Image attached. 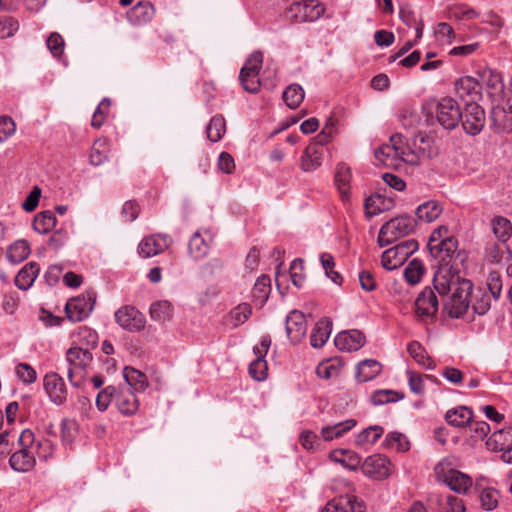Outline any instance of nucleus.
<instances>
[{"instance_id": "obj_44", "label": "nucleus", "mask_w": 512, "mask_h": 512, "mask_svg": "<svg viewBox=\"0 0 512 512\" xmlns=\"http://www.w3.org/2000/svg\"><path fill=\"white\" fill-rule=\"evenodd\" d=\"M56 225V217L52 211H42L33 220V228L40 234L49 233Z\"/></svg>"}, {"instance_id": "obj_58", "label": "nucleus", "mask_w": 512, "mask_h": 512, "mask_svg": "<svg viewBox=\"0 0 512 512\" xmlns=\"http://www.w3.org/2000/svg\"><path fill=\"white\" fill-rule=\"evenodd\" d=\"M116 394V388L114 386H107L102 389L96 396V407L100 412H104L108 409L112 399Z\"/></svg>"}, {"instance_id": "obj_35", "label": "nucleus", "mask_w": 512, "mask_h": 512, "mask_svg": "<svg viewBox=\"0 0 512 512\" xmlns=\"http://www.w3.org/2000/svg\"><path fill=\"white\" fill-rule=\"evenodd\" d=\"M481 78L490 96H500L502 94L504 84L500 73L491 69L484 70Z\"/></svg>"}, {"instance_id": "obj_53", "label": "nucleus", "mask_w": 512, "mask_h": 512, "mask_svg": "<svg viewBox=\"0 0 512 512\" xmlns=\"http://www.w3.org/2000/svg\"><path fill=\"white\" fill-rule=\"evenodd\" d=\"M263 63V54L260 51H254L246 60L244 66L240 70L242 77L247 74H256L259 76Z\"/></svg>"}, {"instance_id": "obj_7", "label": "nucleus", "mask_w": 512, "mask_h": 512, "mask_svg": "<svg viewBox=\"0 0 512 512\" xmlns=\"http://www.w3.org/2000/svg\"><path fill=\"white\" fill-rule=\"evenodd\" d=\"M461 265L439 264L434 274L433 285L439 295L445 296L451 293L462 281H469L459 274Z\"/></svg>"}, {"instance_id": "obj_4", "label": "nucleus", "mask_w": 512, "mask_h": 512, "mask_svg": "<svg viewBox=\"0 0 512 512\" xmlns=\"http://www.w3.org/2000/svg\"><path fill=\"white\" fill-rule=\"evenodd\" d=\"M92 360L91 352L81 347L73 346L67 350L66 361L69 364L67 376L72 386L79 387L83 384Z\"/></svg>"}, {"instance_id": "obj_13", "label": "nucleus", "mask_w": 512, "mask_h": 512, "mask_svg": "<svg viewBox=\"0 0 512 512\" xmlns=\"http://www.w3.org/2000/svg\"><path fill=\"white\" fill-rule=\"evenodd\" d=\"M115 321L123 329L137 332L145 327L144 315L133 306H123L115 312Z\"/></svg>"}, {"instance_id": "obj_32", "label": "nucleus", "mask_w": 512, "mask_h": 512, "mask_svg": "<svg viewBox=\"0 0 512 512\" xmlns=\"http://www.w3.org/2000/svg\"><path fill=\"white\" fill-rule=\"evenodd\" d=\"M330 459L349 470H356L361 463L360 456L350 450H334L330 453Z\"/></svg>"}, {"instance_id": "obj_21", "label": "nucleus", "mask_w": 512, "mask_h": 512, "mask_svg": "<svg viewBox=\"0 0 512 512\" xmlns=\"http://www.w3.org/2000/svg\"><path fill=\"white\" fill-rule=\"evenodd\" d=\"M286 333L293 344L302 341L307 333V321L305 315L298 311H291L286 317Z\"/></svg>"}, {"instance_id": "obj_14", "label": "nucleus", "mask_w": 512, "mask_h": 512, "mask_svg": "<svg viewBox=\"0 0 512 512\" xmlns=\"http://www.w3.org/2000/svg\"><path fill=\"white\" fill-rule=\"evenodd\" d=\"M462 126L469 135L479 134L485 125V113L483 108L477 103H468L462 114Z\"/></svg>"}, {"instance_id": "obj_15", "label": "nucleus", "mask_w": 512, "mask_h": 512, "mask_svg": "<svg viewBox=\"0 0 512 512\" xmlns=\"http://www.w3.org/2000/svg\"><path fill=\"white\" fill-rule=\"evenodd\" d=\"M44 389L56 405H62L67 400L68 391L64 379L56 372H49L43 379Z\"/></svg>"}, {"instance_id": "obj_18", "label": "nucleus", "mask_w": 512, "mask_h": 512, "mask_svg": "<svg viewBox=\"0 0 512 512\" xmlns=\"http://www.w3.org/2000/svg\"><path fill=\"white\" fill-rule=\"evenodd\" d=\"M390 461L381 454H375L367 457L361 467L362 472L367 477L382 480L390 475Z\"/></svg>"}, {"instance_id": "obj_23", "label": "nucleus", "mask_w": 512, "mask_h": 512, "mask_svg": "<svg viewBox=\"0 0 512 512\" xmlns=\"http://www.w3.org/2000/svg\"><path fill=\"white\" fill-rule=\"evenodd\" d=\"M335 346L343 351H357L365 343L364 334L356 329L342 331L334 339Z\"/></svg>"}, {"instance_id": "obj_26", "label": "nucleus", "mask_w": 512, "mask_h": 512, "mask_svg": "<svg viewBox=\"0 0 512 512\" xmlns=\"http://www.w3.org/2000/svg\"><path fill=\"white\" fill-rule=\"evenodd\" d=\"M324 148L318 144H310L301 157V168L306 171H314L322 164Z\"/></svg>"}, {"instance_id": "obj_54", "label": "nucleus", "mask_w": 512, "mask_h": 512, "mask_svg": "<svg viewBox=\"0 0 512 512\" xmlns=\"http://www.w3.org/2000/svg\"><path fill=\"white\" fill-rule=\"evenodd\" d=\"M290 278L297 288H302L305 283L304 261L301 258H296L292 261L289 269Z\"/></svg>"}, {"instance_id": "obj_33", "label": "nucleus", "mask_w": 512, "mask_h": 512, "mask_svg": "<svg viewBox=\"0 0 512 512\" xmlns=\"http://www.w3.org/2000/svg\"><path fill=\"white\" fill-rule=\"evenodd\" d=\"M473 418L472 411L466 406H459L447 411L445 415L446 421L455 427H463L468 425Z\"/></svg>"}, {"instance_id": "obj_2", "label": "nucleus", "mask_w": 512, "mask_h": 512, "mask_svg": "<svg viewBox=\"0 0 512 512\" xmlns=\"http://www.w3.org/2000/svg\"><path fill=\"white\" fill-rule=\"evenodd\" d=\"M20 449L14 452L9 459L11 468L17 472H28L35 466V454L41 447L50 448L48 440L35 444L34 433L30 429H24L19 436Z\"/></svg>"}, {"instance_id": "obj_3", "label": "nucleus", "mask_w": 512, "mask_h": 512, "mask_svg": "<svg viewBox=\"0 0 512 512\" xmlns=\"http://www.w3.org/2000/svg\"><path fill=\"white\" fill-rule=\"evenodd\" d=\"M458 461L453 456L440 460L434 467V474L437 481L447 485L456 493H466L472 486V479L457 469Z\"/></svg>"}, {"instance_id": "obj_20", "label": "nucleus", "mask_w": 512, "mask_h": 512, "mask_svg": "<svg viewBox=\"0 0 512 512\" xmlns=\"http://www.w3.org/2000/svg\"><path fill=\"white\" fill-rule=\"evenodd\" d=\"M214 240V233L205 229L195 232L189 240L188 251L192 258L199 260L204 258Z\"/></svg>"}, {"instance_id": "obj_42", "label": "nucleus", "mask_w": 512, "mask_h": 512, "mask_svg": "<svg viewBox=\"0 0 512 512\" xmlns=\"http://www.w3.org/2000/svg\"><path fill=\"white\" fill-rule=\"evenodd\" d=\"M150 316L154 321L164 323L172 318L173 308L169 301H156L150 306Z\"/></svg>"}, {"instance_id": "obj_40", "label": "nucleus", "mask_w": 512, "mask_h": 512, "mask_svg": "<svg viewBox=\"0 0 512 512\" xmlns=\"http://www.w3.org/2000/svg\"><path fill=\"white\" fill-rule=\"evenodd\" d=\"M30 246L26 240H18L11 244L7 250V259L17 264L24 261L30 255Z\"/></svg>"}, {"instance_id": "obj_27", "label": "nucleus", "mask_w": 512, "mask_h": 512, "mask_svg": "<svg viewBox=\"0 0 512 512\" xmlns=\"http://www.w3.org/2000/svg\"><path fill=\"white\" fill-rule=\"evenodd\" d=\"M381 370L380 362L374 359H365L358 363L355 377L358 382H368L376 378Z\"/></svg>"}, {"instance_id": "obj_46", "label": "nucleus", "mask_w": 512, "mask_h": 512, "mask_svg": "<svg viewBox=\"0 0 512 512\" xmlns=\"http://www.w3.org/2000/svg\"><path fill=\"white\" fill-rule=\"evenodd\" d=\"M438 512H464L463 500L454 495H442L437 497Z\"/></svg>"}, {"instance_id": "obj_47", "label": "nucleus", "mask_w": 512, "mask_h": 512, "mask_svg": "<svg viewBox=\"0 0 512 512\" xmlns=\"http://www.w3.org/2000/svg\"><path fill=\"white\" fill-rule=\"evenodd\" d=\"M492 230L496 238L506 242L512 235V225L510 221L503 216H496L491 222Z\"/></svg>"}, {"instance_id": "obj_31", "label": "nucleus", "mask_w": 512, "mask_h": 512, "mask_svg": "<svg viewBox=\"0 0 512 512\" xmlns=\"http://www.w3.org/2000/svg\"><path fill=\"white\" fill-rule=\"evenodd\" d=\"M74 337L77 344L76 346L81 347L87 351L96 348L99 341L97 332L86 326L79 327Z\"/></svg>"}, {"instance_id": "obj_45", "label": "nucleus", "mask_w": 512, "mask_h": 512, "mask_svg": "<svg viewBox=\"0 0 512 512\" xmlns=\"http://www.w3.org/2000/svg\"><path fill=\"white\" fill-rule=\"evenodd\" d=\"M470 303L473 311L478 315H485L491 307V295L482 289H477L472 295Z\"/></svg>"}, {"instance_id": "obj_64", "label": "nucleus", "mask_w": 512, "mask_h": 512, "mask_svg": "<svg viewBox=\"0 0 512 512\" xmlns=\"http://www.w3.org/2000/svg\"><path fill=\"white\" fill-rule=\"evenodd\" d=\"M46 44L47 48L50 50L53 56L59 57L62 55L65 43L60 34L56 32L51 33L46 41Z\"/></svg>"}, {"instance_id": "obj_34", "label": "nucleus", "mask_w": 512, "mask_h": 512, "mask_svg": "<svg viewBox=\"0 0 512 512\" xmlns=\"http://www.w3.org/2000/svg\"><path fill=\"white\" fill-rule=\"evenodd\" d=\"M356 425V421L348 419L334 425L325 426L321 429V436L325 441H332L333 439L342 437L345 433L350 431Z\"/></svg>"}, {"instance_id": "obj_16", "label": "nucleus", "mask_w": 512, "mask_h": 512, "mask_svg": "<svg viewBox=\"0 0 512 512\" xmlns=\"http://www.w3.org/2000/svg\"><path fill=\"white\" fill-rule=\"evenodd\" d=\"M172 239L169 235L157 234L144 237L138 245V253L143 258L156 256L170 247Z\"/></svg>"}, {"instance_id": "obj_52", "label": "nucleus", "mask_w": 512, "mask_h": 512, "mask_svg": "<svg viewBox=\"0 0 512 512\" xmlns=\"http://www.w3.org/2000/svg\"><path fill=\"white\" fill-rule=\"evenodd\" d=\"M108 145L106 140L98 139L94 142L91 153H90V163L94 166H99L103 164L108 157Z\"/></svg>"}, {"instance_id": "obj_61", "label": "nucleus", "mask_w": 512, "mask_h": 512, "mask_svg": "<svg viewBox=\"0 0 512 512\" xmlns=\"http://www.w3.org/2000/svg\"><path fill=\"white\" fill-rule=\"evenodd\" d=\"M16 375L24 384H32L37 379V373L35 369L27 364L20 363L16 366Z\"/></svg>"}, {"instance_id": "obj_59", "label": "nucleus", "mask_w": 512, "mask_h": 512, "mask_svg": "<svg viewBox=\"0 0 512 512\" xmlns=\"http://www.w3.org/2000/svg\"><path fill=\"white\" fill-rule=\"evenodd\" d=\"M385 445L389 448L396 449L397 451H407L409 449V442L406 437L401 433H390L386 436Z\"/></svg>"}, {"instance_id": "obj_11", "label": "nucleus", "mask_w": 512, "mask_h": 512, "mask_svg": "<svg viewBox=\"0 0 512 512\" xmlns=\"http://www.w3.org/2000/svg\"><path fill=\"white\" fill-rule=\"evenodd\" d=\"M436 118L445 129L456 128L462 120V112L457 101L451 97H444L437 103Z\"/></svg>"}, {"instance_id": "obj_51", "label": "nucleus", "mask_w": 512, "mask_h": 512, "mask_svg": "<svg viewBox=\"0 0 512 512\" xmlns=\"http://www.w3.org/2000/svg\"><path fill=\"white\" fill-rule=\"evenodd\" d=\"M320 262L326 276L331 279L333 283L340 285L342 283V276L334 270V257L330 253L324 252L320 255Z\"/></svg>"}, {"instance_id": "obj_38", "label": "nucleus", "mask_w": 512, "mask_h": 512, "mask_svg": "<svg viewBox=\"0 0 512 512\" xmlns=\"http://www.w3.org/2000/svg\"><path fill=\"white\" fill-rule=\"evenodd\" d=\"M271 292V280L267 275H262L257 278L252 291L254 302L262 306L269 298Z\"/></svg>"}, {"instance_id": "obj_9", "label": "nucleus", "mask_w": 512, "mask_h": 512, "mask_svg": "<svg viewBox=\"0 0 512 512\" xmlns=\"http://www.w3.org/2000/svg\"><path fill=\"white\" fill-rule=\"evenodd\" d=\"M96 292L87 290L85 293L71 298L65 306L67 318L72 322H80L89 317L96 303Z\"/></svg>"}, {"instance_id": "obj_29", "label": "nucleus", "mask_w": 512, "mask_h": 512, "mask_svg": "<svg viewBox=\"0 0 512 512\" xmlns=\"http://www.w3.org/2000/svg\"><path fill=\"white\" fill-rule=\"evenodd\" d=\"M116 406L118 411L125 415H134L139 409V400L134 392L130 389L122 391L117 395Z\"/></svg>"}, {"instance_id": "obj_48", "label": "nucleus", "mask_w": 512, "mask_h": 512, "mask_svg": "<svg viewBox=\"0 0 512 512\" xmlns=\"http://www.w3.org/2000/svg\"><path fill=\"white\" fill-rule=\"evenodd\" d=\"M226 131L225 119L221 115L212 117L207 125V137L212 142H218L222 139Z\"/></svg>"}, {"instance_id": "obj_8", "label": "nucleus", "mask_w": 512, "mask_h": 512, "mask_svg": "<svg viewBox=\"0 0 512 512\" xmlns=\"http://www.w3.org/2000/svg\"><path fill=\"white\" fill-rule=\"evenodd\" d=\"M418 248L419 244L414 239L402 241L382 253L381 264L386 270L397 269L403 265L409 256L416 252Z\"/></svg>"}, {"instance_id": "obj_49", "label": "nucleus", "mask_w": 512, "mask_h": 512, "mask_svg": "<svg viewBox=\"0 0 512 512\" xmlns=\"http://www.w3.org/2000/svg\"><path fill=\"white\" fill-rule=\"evenodd\" d=\"M424 266L418 259H413L404 269V277L410 285L418 284L424 274Z\"/></svg>"}, {"instance_id": "obj_12", "label": "nucleus", "mask_w": 512, "mask_h": 512, "mask_svg": "<svg viewBox=\"0 0 512 512\" xmlns=\"http://www.w3.org/2000/svg\"><path fill=\"white\" fill-rule=\"evenodd\" d=\"M324 6L317 0L294 2L289 9L291 18L296 22L315 21L324 13Z\"/></svg>"}, {"instance_id": "obj_55", "label": "nucleus", "mask_w": 512, "mask_h": 512, "mask_svg": "<svg viewBox=\"0 0 512 512\" xmlns=\"http://www.w3.org/2000/svg\"><path fill=\"white\" fill-rule=\"evenodd\" d=\"M404 396L394 390H378L375 391L371 396V401L374 405H384L392 402H396L402 399Z\"/></svg>"}, {"instance_id": "obj_30", "label": "nucleus", "mask_w": 512, "mask_h": 512, "mask_svg": "<svg viewBox=\"0 0 512 512\" xmlns=\"http://www.w3.org/2000/svg\"><path fill=\"white\" fill-rule=\"evenodd\" d=\"M40 272V267L36 262L27 263L16 275L15 285L22 290L30 288Z\"/></svg>"}, {"instance_id": "obj_39", "label": "nucleus", "mask_w": 512, "mask_h": 512, "mask_svg": "<svg viewBox=\"0 0 512 512\" xmlns=\"http://www.w3.org/2000/svg\"><path fill=\"white\" fill-rule=\"evenodd\" d=\"M442 211L443 208L437 201L429 200L417 207L416 215L420 220L433 222L441 215Z\"/></svg>"}, {"instance_id": "obj_17", "label": "nucleus", "mask_w": 512, "mask_h": 512, "mask_svg": "<svg viewBox=\"0 0 512 512\" xmlns=\"http://www.w3.org/2000/svg\"><path fill=\"white\" fill-rule=\"evenodd\" d=\"M416 316L421 321L432 320L438 311V300L433 290L424 289L415 301Z\"/></svg>"}, {"instance_id": "obj_5", "label": "nucleus", "mask_w": 512, "mask_h": 512, "mask_svg": "<svg viewBox=\"0 0 512 512\" xmlns=\"http://www.w3.org/2000/svg\"><path fill=\"white\" fill-rule=\"evenodd\" d=\"M416 228V220L410 215L395 217L382 225L378 234L381 247L388 246L397 239L412 233Z\"/></svg>"}, {"instance_id": "obj_10", "label": "nucleus", "mask_w": 512, "mask_h": 512, "mask_svg": "<svg viewBox=\"0 0 512 512\" xmlns=\"http://www.w3.org/2000/svg\"><path fill=\"white\" fill-rule=\"evenodd\" d=\"M430 254L439 264L463 265L466 260V254L458 249V241L454 237H445L443 242H438L437 246L431 247Z\"/></svg>"}, {"instance_id": "obj_50", "label": "nucleus", "mask_w": 512, "mask_h": 512, "mask_svg": "<svg viewBox=\"0 0 512 512\" xmlns=\"http://www.w3.org/2000/svg\"><path fill=\"white\" fill-rule=\"evenodd\" d=\"M384 433L381 426H370L356 436L355 443L358 446L374 444Z\"/></svg>"}, {"instance_id": "obj_36", "label": "nucleus", "mask_w": 512, "mask_h": 512, "mask_svg": "<svg viewBox=\"0 0 512 512\" xmlns=\"http://www.w3.org/2000/svg\"><path fill=\"white\" fill-rule=\"evenodd\" d=\"M331 325V322L326 319L315 325L310 336V342L314 348H321L327 342L331 334Z\"/></svg>"}, {"instance_id": "obj_63", "label": "nucleus", "mask_w": 512, "mask_h": 512, "mask_svg": "<svg viewBox=\"0 0 512 512\" xmlns=\"http://www.w3.org/2000/svg\"><path fill=\"white\" fill-rule=\"evenodd\" d=\"M19 28V23L12 17H0V38L5 39L11 37Z\"/></svg>"}, {"instance_id": "obj_37", "label": "nucleus", "mask_w": 512, "mask_h": 512, "mask_svg": "<svg viewBox=\"0 0 512 512\" xmlns=\"http://www.w3.org/2000/svg\"><path fill=\"white\" fill-rule=\"evenodd\" d=\"M123 376L130 386V389L136 392L144 391L148 387L146 375L133 367H125Z\"/></svg>"}, {"instance_id": "obj_43", "label": "nucleus", "mask_w": 512, "mask_h": 512, "mask_svg": "<svg viewBox=\"0 0 512 512\" xmlns=\"http://www.w3.org/2000/svg\"><path fill=\"white\" fill-rule=\"evenodd\" d=\"M305 92L301 85L291 84L289 85L282 94V98L285 104L290 109H296L304 100Z\"/></svg>"}, {"instance_id": "obj_60", "label": "nucleus", "mask_w": 512, "mask_h": 512, "mask_svg": "<svg viewBox=\"0 0 512 512\" xmlns=\"http://www.w3.org/2000/svg\"><path fill=\"white\" fill-rule=\"evenodd\" d=\"M502 276L498 271H490L487 277V287L490 295L494 299H498L502 292Z\"/></svg>"}, {"instance_id": "obj_22", "label": "nucleus", "mask_w": 512, "mask_h": 512, "mask_svg": "<svg viewBox=\"0 0 512 512\" xmlns=\"http://www.w3.org/2000/svg\"><path fill=\"white\" fill-rule=\"evenodd\" d=\"M455 91L459 98L468 103H476L481 98V85L471 76H464L455 82Z\"/></svg>"}, {"instance_id": "obj_25", "label": "nucleus", "mask_w": 512, "mask_h": 512, "mask_svg": "<svg viewBox=\"0 0 512 512\" xmlns=\"http://www.w3.org/2000/svg\"><path fill=\"white\" fill-rule=\"evenodd\" d=\"M487 447L492 451L504 453L512 446V427L495 431L486 442Z\"/></svg>"}, {"instance_id": "obj_19", "label": "nucleus", "mask_w": 512, "mask_h": 512, "mask_svg": "<svg viewBox=\"0 0 512 512\" xmlns=\"http://www.w3.org/2000/svg\"><path fill=\"white\" fill-rule=\"evenodd\" d=\"M366 505L354 495H341L330 500L322 512H365Z\"/></svg>"}, {"instance_id": "obj_28", "label": "nucleus", "mask_w": 512, "mask_h": 512, "mask_svg": "<svg viewBox=\"0 0 512 512\" xmlns=\"http://www.w3.org/2000/svg\"><path fill=\"white\" fill-rule=\"evenodd\" d=\"M351 178V169L344 163L338 164L335 173V184L343 201H348L350 198Z\"/></svg>"}, {"instance_id": "obj_41", "label": "nucleus", "mask_w": 512, "mask_h": 512, "mask_svg": "<svg viewBox=\"0 0 512 512\" xmlns=\"http://www.w3.org/2000/svg\"><path fill=\"white\" fill-rule=\"evenodd\" d=\"M407 351L410 356L420 365L427 369H434L435 363L428 356L424 347L417 341H412L407 346Z\"/></svg>"}, {"instance_id": "obj_24", "label": "nucleus", "mask_w": 512, "mask_h": 512, "mask_svg": "<svg viewBox=\"0 0 512 512\" xmlns=\"http://www.w3.org/2000/svg\"><path fill=\"white\" fill-rule=\"evenodd\" d=\"M154 7L149 2H138L128 12L127 18L133 25H144L152 20Z\"/></svg>"}, {"instance_id": "obj_6", "label": "nucleus", "mask_w": 512, "mask_h": 512, "mask_svg": "<svg viewBox=\"0 0 512 512\" xmlns=\"http://www.w3.org/2000/svg\"><path fill=\"white\" fill-rule=\"evenodd\" d=\"M472 291V282L462 281L455 290L445 295L447 297L443 302L445 313L450 318H461L468 311Z\"/></svg>"}, {"instance_id": "obj_56", "label": "nucleus", "mask_w": 512, "mask_h": 512, "mask_svg": "<svg viewBox=\"0 0 512 512\" xmlns=\"http://www.w3.org/2000/svg\"><path fill=\"white\" fill-rule=\"evenodd\" d=\"M252 309L249 304L242 303L230 312V319L234 326L242 325L251 315Z\"/></svg>"}, {"instance_id": "obj_57", "label": "nucleus", "mask_w": 512, "mask_h": 512, "mask_svg": "<svg viewBox=\"0 0 512 512\" xmlns=\"http://www.w3.org/2000/svg\"><path fill=\"white\" fill-rule=\"evenodd\" d=\"M499 492L493 488H486L480 494V502L486 511H491L498 506Z\"/></svg>"}, {"instance_id": "obj_62", "label": "nucleus", "mask_w": 512, "mask_h": 512, "mask_svg": "<svg viewBox=\"0 0 512 512\" xmlns=\"http://www.w3.org/2000/svg\"><path fill=\"white\" fill-rule=\"evenodd\" d=\"M268 373V366L265 359H255L249 365V374L257 381L266 379Z\"/></svg>"}, {"instance_id": "obj_1", "label": "nucleus", "mask_w": 512, "mask_h": 512, "mask_svg": "<svg viewBox=\"0 0 512 512\" xmlns=\"http://www.w3.org/2000/svg\"><path fill=\"white\" fill-rule=\"evenodd\" d=\"M375 158L386 167L400 168L403 164L417 166L425 157V149L418 146L416 139L406 140L401 134L390 137L389 143L375 150Z\"/></svg>"}]
</instances>
